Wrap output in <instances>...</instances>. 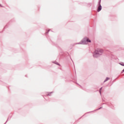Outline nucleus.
I'll return each instance as SVG.
<instances>
[{
    "label": "nucleus",
    "mask_w": 124,
    "mask_h": 124,
    "mask_svg": "<svg viewBox=\"0 0 124 124\" xmlns=\"http://www.w3.org/2000/svg\"><path fill=\"white\" fill-rule=\"evenodd\" d=\"M103 54V50L97 49L94 52V57H98Z\"/></svg>",
    "instance_id": "obj_1"
},
{
    "label": "nucleus",
    "mask_w": 124,
    "mask_h": 124,
    "mask_svg": "<svg viewBox=\"0 0 124 124\" xmlns=\"http://www.w3.org/2000/svg\"><path fill=\"white\" fill-rule=\"evenodd\" d=\"M82 42V44H87L88 42L91 43V41L88 38H84Z\"/></svg>",
    "instance_id": "obj_2"
},
{
    "label": "nucleus",
    "mask_w": 124,
    "mask_h": 124,
    "mask_svg": "<svg viewBox=\"0 0 124 124\" xmlns=\"http://www.w3.org/2000/svg\"><path fill=\"white\" fill-rule=\"evenodd\" d=\"M101 9H102L101 5H100L98 8V12H99V11H100Z\"/></svg>",
    "instance_id": "obj_3"
},
{
    "label": "nucleus",
    "mask_w": 124,
    "mask_h": 124,
    "mask_svg": "<svg viewBox=\"0 0 124 124\" xmlns=\"http://www.w3.org/2000/svg\"><path fill=\"white\" fill-rule=\"evenodd\" d=\"M109 78H107V79H106L105 80V81L104 82H106L107 81H108V80H109Z\"/></svg>",
    "instance_id": "obj_4"
},
{
    "label": "nucleus",
    "mask_w": 124,
    "mask_h": 124,
    "mask_svg": "<svg viewBox=\"0 0 124 124\" xmlns=\"http://www.w3.org/2000/svg\"><path fill=\"white\" fill-rule=\"evenodd\" d=\"M51 93H53V92L49 93L47 95H51Z\"/></svg>",
    "instance_id": "obj_5"
},
{
    "label": "nucleus",
    "mask_w": 124,
    "mask_h": 124,
    "mask_svg": "<svg viewBox=\"0 0 124 124\" xmlns=\"http://www.w3.org/2000/svg\"><path fill=\"white\" fill-rule=\"evenodd\" d=\"M101 89L102 88H101L100 90V93H101Z\"/></svg>",
    "instance_id": "obj_6"
},
{
    "label": "nucleus",
    "mask_w": 124,
    "mask_h": 124,
    "mask_svg": "<svg viewBox=\"0 0 124 124\" xmlns=\"http://www.w3.org/2000/svg\"><path fill=\"white\" fill-rule=\"evenodd\" d=\"M121 64V65H123V64Z\"/></svg>",
    "instance_id": "obj_7"
},
{
    "label": "nucleus",
    "mask_w": 124,
    "mask_h": 124,
    "mask_svg": "<svg viewBox=\"0 0 124 124\" xmlns=\"http://www.w3.org/2000/svg\"><path fill=\"white\" fill-rule=\"evenodd\" d=\"M0 6H1V5H0Z\"/></svg>",
    "instance_id": "obj_8"
}]
</instances>
